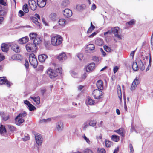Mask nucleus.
Masks as SVG:
<instances>
[{
  "instance_id": "nucleus-3",
  "label": "nucleus",
  "mask_w": 153,
  "mask_h": 153,
  "mask_svg": "<svg viewBox=\"0 0 153 153\" xmlns=\"http://www.w3.org/2000/svg\"><path fill=\"white\" fill-rule=\"evenodd\" d=\"M29 61L31 65L34 68H36L38 65V61L36 58L33 53H31L29 55Z\"/></svg>"
},
{
  "instance_id": "nucleus-34",
  "label": "nucleus",
  "mask_w": 153,
  "mask_h": 153,
  "mask_svg": "<svg viewBox=\"0 0 153 153\" xmlns=\"http://www.w3.org/2000/svg\"><path fill=\"white\" fill-rule=\"evenodd\" d=\"M33 40V44L34 45H36V46L37 45H38V44L40 42V38L38 37L36 38Z\"/></svg>"
},
{
  "instance_id": "nucleus-62",
  "label": "nucleus",
  "mask_w": 153,
  "mask_h": 153,
  "mask_svg": "<svg viewBox=\"0 0 153 153\" xmlns=\"http://www.w3.org/2000/svg\"><path fill=\"white\" fill-rule=\"evenodd\" d=\"M118 68L117 66H115L114 67L113 69L114 72V73H116L118 70Z\"/></svg>"
},
{
  "instance_id": "nucleus-38",
  "label": "nucleus",
  "mask_w": 153,
  "mask_h": 153,
  "mask_svg": "<svg viewBox=\"0 0 153 153\" xmlns=\"http://www.w3.org/2000/svg\"><path fill=\"white\" fill-rule=\"evenodd\" d=\"M27 7L28 5L27 4H25L23 6L22 9L25 13H27L29 12V9Z\"/></svg>"
},
{
  "instance_id": "nucleus-36",
  "label": "nucleus",
  "mask_w": 153,
  "mask_h": 153,
  "mask_svg": "<svg viewBox=\"0 0 153 153\" xmlns=\"http://www.w3.org/2000/svg\"><path fill=\"white\" fill-rule=\"evenodd\" d=\"M112 140L115 142H117L120 140V137L117 135H113L111 137Z\"/></svg>"
},
{
  "instance_id": "nucleus-6",
  "label": "nucleus",
  "mask_w": 153,
  "mask_h": 153,
  "mask_svg": "<svg viewBox=\"0 0 153 153\" xmlns=\"http://www.w3.org/2000/svg\"><path fill=\"white\" fill-rule=\"evenodd\" d=\"M0 4L3 5V6L0 5V15H4L6 13V11L4 9V6H6V3L4 0H0Z\"/></svg>"
},
{
  "instance_id": "nucleus-5",
  "label": "nucleus",
  "mask_w": 153,
  "mask_h": 153,
  "mask_svg": "<svg viewBox=\"0 0 153 153\" xmlns=\"http://www.w3.org/2000/svg\"><path fill=\"white\" fill-rule=\"evenodd\" d=\"M26 48L27 51L29 52H33L35 51L37 47L33 43L27 44L25 46Z\"/></svg>"
},
{
  "instance_id": "nucleus-59",
  "label": "nucleus",
  "mask_w": 153,
  "mask_h": 153,
  "mask_svg": "<svg viewBox=\"0 0 153 153\" xmlns=\"http://www.w3.org/2000/svg\"><path fill=\"white\" fill-rule=\"evenodd\" d=\"M93 60L94 61L96 62H98L99 61V57H97V56H95V57H93Z\"/></svg>"
},
{
  "instance_id": "nucleus-1",
  "label": "nucleus",
  "mask_w": 153,
  "mask_h": 153,
  "mask_svg": "<svg viewBox=\"0 0 153 153\" xmlns=\"http://www.w3.org/2000/svg\"><path fill=\"white\" fill-rule=\"evenodd\" d=\"M62 68L60 67L56 68L55 70L49 69L48 70L47 73L51 78H53L57 76L59 73L60 74H62Z\"/></svg>"
},
{
  "instance_id": "nucleus-26",
  "label": "nucleus",
  "mask_w": 153,
  "mask_h": 153,
  "mask_svg": "<svg viewBox=\"0 0 153 153\" xmlns=\"http://www.w3.org/2000/svg\"><path fill=\"white\" fill-rule=\"evenodd\" d=\"M94 102V100L89 97H88L86 100V104L87 105H93Z\"/></svg>"
},
{
  "instance_id": "nucleus-9",
  "label": "nucleus",
  "mask_w": 153,
  "mask_h": 153,
  "mask_svg": "<svg viewBox=\"0 0 153 153\" xmlns=\"http://www.w3.org/2000/svg\"><path fill=\"white\" fill-rule=\"evenodd\" d=\"M140 82V80L139 78L136 77L132 83L130 88L131 90L132 91L134 90Z\"/></svg>"
},
{
  "instance_id": "nucleus-46",
  "label": "nucleus",
  "mask_w": 153,
  "mask_h": 153,
  "mask_svg": "<svg viewBox=\"0 0 153 153\" xmlns=\"http://www.w3.org/2000/svg\"><path fill=\"white\" fill-rule=\"evenodd\" d=\"M4 84L6 85L8 87H10V86H11L13 84L11 82L8 81L7 80H5V82H4Z\"/></svg>"
},
{
  "instance_id": "nucleus-60",
  "label": "nucleus",
  "mask_w": 153,
  "mask_h": 153,
  "mask_svg": "<svg viewBox=\"0 0 153 153\" xmlns=\"http://www.w3.org/2000/svg\"><path fill=\"white\" fill-rule=\"evenodd\" d=\"M44 69V67L42 65H39L38 68V70L40 71H42Z\"/></svg>"
},
{
  "instance_id": "nucleus-58",
  "label": "nucleus",
  "mask_w": 153,
  "mask_h": 153,
  "mask_svg": "<svg viewBox=\"0 0 153 153\" xmlns=\"http://www.w3.org/2000/svg\"><path fill=\"white\" fill-rule=\"evenodd\" d=\"M19 17H22L24 15V13L23 11L20 10L19 12Z\"/></svg>"
},
{
  "instance_id": "nucleus-39",
  "label": "nucleus",
  "mask_w": 153,
  "mask_h": 153,
  "mask_svg": "<svg viewBox=\"0 0 153 153\" xmlns=\"http://www.w3.org/2000/svg\"><path fill=\"white\" fill-rule=\"evenodd\" d=\"M7 126L11 132H13L16 131V128L14 126L10 125H8Z\"/></svg>"
},
{
  "instance_id": "nucleus-2",
  "label": "nucleus",
  "mask_w": 153,
  "mask_h": 153,
  "mask_svg": "<svg viewBox=\"0 0 153 153\" xmlns=\"http://www.w3.org/2000/svg\"><path fill=\"white\" fill-rule=\"evenodd\" d=\"M62 39L60 36L57 35L51 37V42L54 46H58L61 44L62 42Z\"/></svg>"
},
{
  "instance_id": "nucleus-37",
  "label": "nucleus",
  "mask_w": 153,
  "mask_h": 153,
  "mask_svg": "<svg viewBox=\"0 0 153 153\" xmlns=\"http://www.w3.org/2000/svg\"><path fill=\"white\" fill-rule=\"evenodd\" d=\"M69 4L68 0H64L62 3V5L63 7L67 6Z\"/></svg>"
},
{
  "instance_id": "nucleus-63",
  "label": "nucleus",
  "mask_w": 153,
  "mask_h": 153,
  "mask_svg": "<svg viewBox=\"0 0 153 153\" xmlns=\"http://www.w3.org/2000/svg\"><path fill=\"white\" fill-rule=\"evenodd\" d=\"M5 59V57L2 54L0 53V62L3 60Z\"/></svg>"
},
{
  "instance_id": "nucleus-41",
  "label": "nucleus",
  "mask_w": 153,
  "mask_h": 153,
  "mask_svg": "<svg viewBox=\"0 0 153 153\" xmlns=\"http://www.w3.org/2000/svg\"><path fill=\"white\" fill-rule=\"evenodd\" d=\"M20 57H21V56L19 54H16L13 55L11 57V58L13 60H18L19 58H20Z\"/></svg>"
},
{
  "instance_id": "nucleus-33",
  "label": "nucleus",
  "mask_w": 153,
  "mask_h": 153,
  "mask_svg": "<svg viewBox=\"0 0 153 153\" xmlns=\"http://www.w3.org/2000/svg\"><path fill=\"white\" fill-rule=\"evenodd\" d=\"M58 22L60 25L64 26L65 25L66 20L64 19H59Z\"/></svg>"
},
{
  "instance_id": "nucleus-4",
  "label": "nucleus",
  "mask_w": 153,
  "mask_h": 153,
  "mask_svg": "<svg viewBox=\"0 0 153 153\" xmlns=\"http://www.w3.org/2000/svg\"><path fill=\"white\" fill-rule=\"evenodd\" d=\"M92 95L95 99H100L102 97V92L100 90L96 89L93 91Z\"/></svg>"
},
{
  "instance_id": "nucleus-61",
  "label": "nucleus",
  "mask_w": 153,
  "mask_h": 153,
  "mask_svg": "<svg viewBox=\"0 0 153 153\" xmlns=\"http://www.w3.org/2000/svg\"><path fill=\"white\" fill-rule=\"evenodd\" d=\"M100 51L101 52L102 55L103 56H105L106 55V53L104 51L103 49L102 48H100Z\"/></svg>"
},
{
  "instance_id": "nucleus-51",
  "label": "nucleus",
  "mask_w": 153,
  "mask_h": 153,
  "mask_svg": "<svg viewBox=\"0 0 153 153\" xmlns=\"http://www.w3.org/2000/svg\"><path fill=\"white\" fill-rule=\"evenodd\" d=\"M71 76L74 78H77L78 76L77 74L73 71H72L71 72Z\"/></svg>"
},
{
  "instance_id": "nucleus-15",
  "label": "nucleus",
  "mask_w": 153,
  "mask_h": 153,
  "mask_svg": "<svg viewBox=\"0 0 153 153\" xmlns=\"http://www.w3.org/2000/svg\"><path fill=\"white\" fill-rule=\"evenodd\" d=\"M29 40V38L28 36H25L22 37L19 39L18 40V42L19 44H25Z\"/></svg>"
},
{
  "instance_id": "nucleus-25",
  "label": "nucleus",
  "mask_w": 153,
  "mask_h": 153,
  "mask_svg": "<svg viewBox=\"0 0 153 153\" xmlns=\"http://www.w3.org/2000/svg\"><path fill=\"white\" fill-rule=\"evenodd\" d=\"M9 47L7 44L3 43L1 46V49L2 51L4 52H7L8 50Z\"/></svg>"
},
{
  "instance_id": "nucleus-13",
  "label": "nucleus",
  "mask_w": 153,
  "mask_h": 153,
  "mask_svg": "<svg viewBox=\"0 0 153 153\" xmlns=\"http://www.w3.org/2000/svg\"><path fill=\"white\" fill-rule=\"evenodd\" d=\"M95 49L94 45L93 44H90L88 45L85 48V51L88 53H90Z\"/></svg>"
},
{
  "instance_id": "nucleus-64",
  "label": "nucleus",
  "mask_w": 153,
  "mask_h": 153,
  "mask_svg": "<svg viewBox=\"0 0 153 153\" xmlns=\"http://www.w3.org/2000/svg\"><path fill=\"white\" fill-rule=\"evenodd\" d=\"M77 57L80 60H81L83 58L82 54L81 53L77 55Z\"/></svg>"
},
{
  "instance_id": "nucleus-19",
  "label": "nucleus",
  "mask_w": 153,
  "mask_h": 153,
  "mask_svg": "<svg viewBox=\"0 0 153 153\" xmlns=\"http://www.w3.org/2000/svg\"><path fill=\"white\" fill-rule=\"evenodd\" d=\"M114 132L117 133L123 137L124 136L125 131L123 128H120L118 130H115Z\"/></svg>"
},
{
  "instance_id": "nucleus-50",
  "label": "nucleus",
  "mask_w": 153,
  "mask_h": 153,
  "mask_svg": "<svg viewBox=\"0 0 153 153\" xmlns=\"http://www.w3.org/2000/svg\"><path fill=\"white\" fill-rule=\"evenodd\" d=\"M89 125L87 123H85L82 126V128L84 130H85L88 127Z\"/></svg>"
},
{
  "instance_id": "nucleus-29",
  "label": "nucleus",
  "mask_w": 153,
  "mask_h": 153,
  "mask_svg": "<svg viewBox=\"0 0 153 153\" xmlns=\"http://www.w3.org/2000/svg\"><path fill=\"white\" fill-rule=\"evenodd\" d=\"M6 132V130L4 126L1 125L0 126V134L2 135Z\"/></svg>"
},
{
  "instance_id": "nucleus-20",
  "label": "nucleus",
  "mask_w": 153,
  "mask_h": 153,
  "mask_svg": "<svg viewBox=\"0 0 153 153\" xmlns=\"http://www.w3.org/2000/svg\"><path fill=\"white\" fill-rule=\"evenodd\" d=\"M47 57V56L45 54H42L38 56L39 60L41 62H44Z\"/></svg>"
},
{
  "instance_id": "nucleus-48",
  "label": "nucleus",
  "mask_w": 153,
  "mask_h": 153,
  "mask_svg": "<svg viewBox=\"0 0 153 153\" xmlns=\"http://www.w3.org/2000/svg\"><path fill=\"white\" fill-rule=\"evenodd\" d=\"M97 152L98 153H105L106 151L103 148H98L97 149Z\"/></svg>"
},
{
  "instance_id": "nucleus-42",
  "label": "nucleus",
  "mask_w": 153,
  "mask_h": 153,
  "mask_svg": "<svg viewBox=\"0 0 153 153\" xmlns=\"http://www.w3.org/2000/svg\"><path fill=\"white\" fill-rule=\"evenodd\" d=\"M56 14L54 13H52L51 14L50 16V17L51 19L53 21H54L56 19Z\"/></svg>"
},
{
  "instance_id": "nucleus-22",
  "label": "nucleus",
  "mask_w": 153,
  "mask_h": 153,
  "mask_svg": "<svg viewBox=\"0 0 153 153\" xmlns=\"http://www.w3.org/2000/svg\"><path fill=\"white\" fill-rule=\"evenodd\" d=\"M2 119L4 121H6L9 119V115L6 113H5L3 112H1L0 113Z\"/></svg>"
},
{
  "instance_id": "nucleus-54",
  "label": "nucleus",
  "mask_w": 153,
  "mask_h": 153,
  "mask_svg": "<svg viewBox=\"0 0 153 153\" xmlns=\"http://www.w3.org/2000/svg\"><path fill=\"white\" fill-rule=\"evenodd\" d=\"M135 21L134 19H132L129 21L127 22L126 23L130 25H134L135 22Z\"/></svg>"
},
{
  "instance_id": "nucleus-27",
  "label": "nucleus",
  "mask_w": 153,
  "mask_h": 153,
  "mask_svg": "<svg viewBox=\"0 0 153 153\" xmlns=\"http://www.w3.org/2000/svg\"><path fill=\"white\" fill-rule=\"evenodd\" d=\"M138 68H139L142 71H143L145 69V66L141 60L139 59L138 61Z\"/></svg>"
},
{
  "instance_id": "nucleus-16",
  "label": "nucleus",
  "mask_w": 153,
  "mask_h": 153,
  "mask_svg": "<svg viewBox=\"0 0 153 153\" xmlns=\"http://www.w3.org/2000/svg\"><path fill=\"white\" fill-rule=\"evenodd\" d=\"M15 120L16 124L18 126L20 125L24 121L23 119L20 117H17V116L16 117Z\"/></svg>"
},
{
  "instance_id": "nucleus-11",
  "label": "nucleus",
  "mask_w": 153,
  "mask_h": 153,
  "mask_svg": "<svg viewBox=\"0 0 153 153\" xmlns=\"http://www.w3.org/2000/svg\"><path fill=\"white\" fill-rule=\"evenodd\" d=\"M28 4L31 9L33 10L34 11L36 10L37 7V6L35 1L34 0H29L28 1Z\"/></svg>"
},
{
  "instance_id": "nucleus-44",
  "label": "nucleus",
  "mask_w": 153,
  "mask_h": 153,
  "mask_svg": "<svg viewBox=\"0 0 153 153\" xmlns=\"http://www.w3.org/2000/svg\"><path fill=\"white\" fill-rule=\"evenodd\" d=\"M28 107V109L30 111H33L36 109L35 107L31 103Z\"/></svg>"
},
{
  "instance_id": "nucleus-8",
  "label": "nucleus",
  "mask_w": 153,
  "mask_h": 153,
  "mask_svg": "<svg viewBox=\"0 0 153 153\" xmlns=\"http://www.w3.org/2000/svg\"><path fill=\"white\" fill-rule=\"evenodd\" d=\"M35 137L36 143L39 146L41 145L43 140L41 135L39 133H37L35 134Z\"/></svg>"
},
{
  "instance_id": "nucleus-31",
  "label": "nucleus",
  "mask_w": 153,
  "mask_h": 153,
  "mask_svg": "<svg viewBox=\"0 0 153 153\" xmlns=\"http://www.w3.org/2000/svg\"><path fill=\"white\" fill-rule=\"evenodd\" d=\"M117 91L119 98L120 100L122 99V92L121 88L119 85H118L117 88Z\"/></svg>"
},
{
  "instance_id": "nucleus-17",
  "label": "nucleus",
  "mask_w": 153,
  "mask_h": 153,
  "mask_svg": "<svg viewBox=\"0 0 153 153\" xmlns=\"http://www.w3.org/2000/svg\"><path fill=\"white\" fill-rule=\"evenodd\" d=\"M12 49L16 53H18L20 51V49L19 46L16 44H13L11 45Z\"/></svg>"
},
{
  "instance_id": "nucleus-14",
  "label": "nucleus",
  "mask_w": 153,
  "mask_h": 153,
  "mask_svg": "<svg viewBox=\"0 0 153 153\" xmlns=\"http://www.w3.org/2000/svg\"><path fill=\"white\" fill-rule=\"evenodd\" d=\"M95 64L94 63H91L86 68L87 72H89L93 71L95 68Z\"/></svg>"
},
{
  "instance_id": "nucleus-21",
  "label": "nucleus",
  "mask_w": 153,
  "mask_h": 153,
  "mask_svg": "<svg viewBox=\"0 0 153 153\" xmlns=\"http://www.w3.org/2000/svg\"><path fill=\"white\" fill-rule=\"evenodd\" d=\"M58 59L60 61L65 60L67 58L66 54L64 53H61L57 57Z\"/></svg>"
},
{
  "instance_id": "nucleus-45",
  "label": "nucleus",
  "mask_w": 153,
  "mask_h": 153,
  "mask_svg": "<svg viewBox=\"0 0 153 153\" xmlns=\"http://www.w3.org/2000/svg\"><path fill=\"white\" fill-rule=\"evenodd\" d=\"M51 118H48L47 119H43L40 120V122L41 123H43L44 122L46 123L50 122L51 121Z\"/></svg>"
},
{
  "instance_id": "nucleus-23",
  "label": "nucleus",
  "mask_w": 153,
  "mask_h": 153,
  "mask_svg": "<svg viewBox=\"0 0 153 153\" xmlns=\"http://www.w3.org/2000/svg\"><path fill=\"white\" fill-rule=\"evenodd\" d=\"M63 123L61 122H59L57 123L56 128L58 131H62L63 129Z\"/></svg>"
},
{
  "instance_id": "nucleus-56",
  "label": "nucleus",
  "mask_w": 153,
  "mask_h": 153,
  "mask_svg": "<svg viewBox=\"0 0 153 153\" xmlns=\"http://www.w3.org/2000/svg\"><path fill=\"white\" fill-rule=\"evenodd\" d=\"M6 79H4V77H0V84H4Z\"/></svg>"
},
{
  "instance_id": "nucleus-53",
  "label": "nucleus",
  "mask_w": 153,
  "mask_h": 153,
  "mask_svg": "<svg viewBox=\"0 0 153 153\" xmlns=\"http://www.w3.org/2000/svg\"><path fill=\"white\" fill-rule=\"evenodd\" d=\"M104 48L105 50L107 52H110L111 51V49L107 46H104Z\"/></svg>"
},
{
  "instance_id": "nucleus-40",
  "label": "nucleus",
  "mask_w": 153,
  "mask_h": 153,
  "mask_svg": "<svg viewBox=\"0 0 153 153\" xmlns=\"http://www.w3.org/2000/svg\"><path fill=\"white\" fill-rule=\"evenodd\" d=\"M97 123V122L96 120H91L89 123V126L94 127V126Z\"/></svg>"
},
{
  "instance_id": "nucleus-35",
  "label": "nucleus",
  "mask_w": 153,
  "mask_h": 153,
  "mask_svg": "<svg viewBox=\"0 0 153 153\" xmlns=\"http://www.w3.org/2000/svg\"><path fill=\"white\" fill-rule=\"evenodd\" d=\"M29 36L31 40H33L36 38L37 37V34L36 33H32L29 34Z\"/></svg>"
},
{
  "instance_id": "nucleus-32",
  "label": "nucleus",
  "mask_w": 153,
  "mask_h": 153,
  "mask_svg": "<svg viewBox=\"0 0 153 153\" xmlns=\"http://www.w3.org/2000/svg\"><path fill=\"white\" fill-rule=\"evenodd\" d=\"M132 68L133 70L135 71H137L138 68V66L137 62H133L132 65Z\"/></svg>"
},
{
  "instance_id": "nucleus-57",
  "label": "nucleus",
  "mask_w": 153,
  "mask_h": 153,
  "mask_svg": "<svg viewBox=\"0 0 153 153\" xmlns=\"http://www.w3.org/2000/svg\"><path fill=\"white\" fill-rule=\"evenodd\" d=\"M82 137L89 144H90V142L89 140V138H87L85 135H84V136H83Z\"/></svg>"
},
{
  "instance_id": "nucleus-10",
  "label": "nucleus",
  "mask_w": 153,
  "mask_h": 153,
  "mask_svg": "<svg viewBox=\"0 0 153 153\" xmlns=\"http://www.w3.org/2000/svg\"><path fill=\"white\" fill-rule=\"evenodd\" d=\"M64 15L67 18L71 17L72 15V11L69 9H66L63 11Z\"/></svg>"
},
{
  "instance_id": "nucleus-7",
  "label": "nucleus",
  "mask_w": 153,
  "mask_h": 153,
  "mask_svg": "<svg viewBox=\"0 0 153 153\" xmlns=\"http://www.w3.org/2000/svg\"><path fill=\"white\" fill-rule=\"evenodd\" d=\"M119 30V28L118 27H115L114 28H112L111 30L112 33L114 35L115 37H117L119 39H121L122 37L121 35L119 34L118 33V31Z\"/></svg>"
},
{
  "instance_id": "nucleus-43",
  "label": "nucleus",
  "mask_w": 153,
  "mask_h": 153,
  "mask_svg": "<svg viewBox=\"0 0 153 153\" xmlns=\"http://www.w3.org/2000/svg\"><path fill=\"white\" fill-rule=\"evenodd\" d=\"M27 115V114L26 112L25 111H24L20 113L19 114V115L17 116V117H25Z\"/></svg>"
},
{
  "instance_id": "nucleus-24",
  "label": "nucleus",
  "mask_w": 153,
  "mask_h": 153,
  "mask_svg": "<svg viewBox=\"0 0 153 153\" xmlns=\"http://www.w3.org/2000/svg\"><path fill=\"white\" fill-rule=\"evenodd\" d=\"M30 19L33 23H35L39 27H40V24L38 21L37 18H36V17L32 16L30 17Z\"/></svg>"
},
{
  "instance_id": "nucleus-12",
  "label": "nucleus",
  "mask_w": 153,
  "mask_h": 153,
  "mask_svg": "<svg viewBox=\"0 0 153 153\" xmlns=\"http://www.w3.org/2000/svg\"><path fill=\"white\" fill-rule=\"evenodd\" d=\"M46 0H37V4L40 7H43L46 4Z\"/></svg>"
},
{
  "instance_id": "nucleus-18",
  "label": "nucleus",
  "mask_w": 153,
  "mask_h": 153,
  "mask_svg": "<svg viewBox=\"0 0 153 153\" xmlns=\"http://www.w3.org/2000/svg\"><path fill=\"white\" fill-rule=\"evenodd\" d=\"M96 85L98 90H102L103 89V82L102 80H98L97 82Z\"/></svg>"
},
{
  "instance_id": "nucleus-30",
  "label": "nucleus",
  "mask_w": 153,
  "mask_h": 153,
  "mask_svg": "<svg viewBox=\"0 0 153 153\" xmlns=\"http://www.w3.org/2000/svg\"><path fill=\"white\" fill-rule=\"evenodd\" d=\"M30 98L36 102L37 104H39L40 103V98L38 96L36 97H31Z\"/></svg>"
},
{
  "instance_id": "nucleus-28",
  "label": "nucleus",
  "mask_w": 153,
  "mask_h": 153,
  "mask_svg": "<svg viewBox=\"0 0 153 153\" xmlns=\"http://www.w3.org/2000/svg\"><path fill=\"white\" fill-rule=\"evenodd\" d=\"M95 44L96 45L99 46H102L104 43L103 40L101 39L98 38L95 40Z\"/></svg>"
},
{
  "instance_id": "nucleus-55",
  "label": "nucleus",
  "mask_w": 153,
  "mask_h": 153,
  "mask_svg": "<svg viewBox=\"0 0 153 153\" xmlns=\"http://www.w3.org/2000/svg\"><path fill=\"white\" fill-rule=\"evenodd\" d=\"M84 153H93V152L91 149H87L84 150Z\"/></svg>"
},
{
  "instance_id": "nucleus-47",
  "label": "nucleus",
  "mask_w": 153,
  "mask_h": 153,
  "mask_svg": "<svg viewBox=\"0 0 153 153\" xmlns=\"http://www.w3.org/2000/svg\"><path fill=\"white\" fill-rule=\"evenodd\" d=\"M129 147L130 150L129 153H133L134 152V149L131 143H130L129 144Z\"/></svg>"
},
{
  "instance_id": "nucleus-52",
  "label": "nucleus",
  "mask_w": 153,
  "mask_h": 153,
  "mask_svg": "<svg viewBox=\"0 0 153 153\" xmlns=\"http://www.w3.org/2000/svg\"><path fill=\"white\" fill-rule=\"evenodd\" d=\"M111 145V143L109 140H105V146L107 147H110Z\"/></svg>"
},
{
  "instance_id": "nucleus-49",
  "label": "nucleus",
  "mask_w": 153,
  "mask_h": 153,
  "mask_svg": "<svg viewBox=\"0 0 153 153\" xmlns=\"http://www.w3.org/2000/svg\"><path fill=\"white\" fill-rule=\"evenodd\" d=\"M24 137L22 138L24 141H26L29 139V137L27 134H25L24 135Z\"/></svg>"
}]
</instances>
